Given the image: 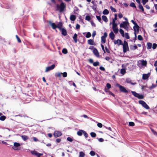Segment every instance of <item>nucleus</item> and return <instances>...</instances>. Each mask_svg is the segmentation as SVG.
<instances>
[{
	"mask_svg": "<svg viewBox=\"0 0 157 157\" xmlns=\"http://www.w3.org/2000/svg\"><path fill=\"white\" fill-rule=\"evenodd\" d=\"M125 82H126L130 83L131 84L133 85H134L136 84V83L132 82H131V80L130 78H127L126 79Z\"/></svg>",
	"mask_w": 157,
	"mask_h": 157,
	"instance_id": "nucleus-17",
	"label": "nucleus"
},
{
	"mask_svg": "<svg viewBox=\"0 0 157 157\" xmlns=\"http://www.w3.org/2000/svg\"><path fill=\"white\" fill-rule=\"evenodd\" d=\"M48 23L53 29H55L56 28H57V25L55 23H52L51 21H49Z\"/></svg>",
	"mask_w": 157,
	"mask_h": 157,
	"instance_id": "nucleus-14",
	"label": "nucleus"
},
{
	"mask_svg": "<svg viewBox=\"0 0 157 157\" xmlns=\"http://www.w3.org/2000/svg\"><path fill=\"white\" fill-rule=\"evenodd\" d=\"M152 47V44L151 43H147V48L148 49H151Z\"/></svg>",
	"mask_w": 157,
	"mask_h": 157,
	"instance_id": "nucleus-27",
	"label": "nucleus"
},
{
	"mask_svg": "<svg viewBox=\"0 0 157 157\" xmlns=\"http://www.w3.org/2000/svg\"><path fill=\"white\" fill-rule=\"evenodd\" d=\"M119 32L121 34L122 36L123 37H124V31H123V30L122 29H121L119 30Z\"/></svg>",
	"mask_w": 157,
	"mask_h": 157,
	"instance_id": "nucleus-29",
	"label": "nucleus"
},
{
	"mask_svg": "<svg viewBox=\"0 0 157 157\" xmlns=\"http://www.w3.org/2000/svg\"><path fill=\"white\" fill-rule=\"evenodd\" d=\"M118 17L120 18H121L123 17V15L121 13L118 14Z\"/></svg>",
	"mask_w": 157,
	"mask_h": 157,
	"instance_id": "nucleus-64",
	"label": "nucleus"
},
{
	"mask_svg": "<svg viewBox=\"0 0 157 157\" xmlns=\"http://www.w3.org/2000/svg\"><path fill=\"white\" fill-rule=\"evenodd\" d=\"M139 28L140 27L138 26L137 23L134 26H133L134 30L135 32H136V31H138Z\"/></svg>",
	"mask_w": 157,
	"mask_h": 157,
	"instance_id": "nucleus-15",
	"label": "nucleus"
},
{
	"mask_svg": "<svg viewBox=\"0 0 157 157\" xmlns=\"http://www.w3.org/2000/svg\"><path fill=\"white\" fill-rule=\"evenodd\" d=\"M55 67V65L54 64H52L51 66L47 67L45 70V71L48 72L51 70H52Z\"/></svg>",
	"mask_w": 157,
	"mask_h": 157,
	"instance_id": "nucleus-11",
	"label": "nucleus"
},
{
	"mask_svg": "<svg viewBox=\"0 0 157 157\" xmlns=\"http://www.w3.org/2000/svg\"><path fill=\"white\" fill-rule=\"evenodd\" d=\"M96 17L98 21L101 23L102 22V21L101 20V17L100 16H96Z\"/></svg>",
	"mask_w": 157,
	"mask_h": 157,
	"instance_id": "nucleus-40",
	"label": "nucleus"
},
{
	"mask_svg": "<svg viewBox=\"0 0 157 157\" xmlns=\"http://www.w3.org/2000/svg\"><path fill=\"white\" fill-rule=\"evenodd\" d=\"M31 153L32 155L36 156L37 157H40L41 156L43 155L42 154L39 153L35 150L31 151Z\"/></svg>",
	"mask_w": 157,
	"mask_h": 157,
	"instance_id": "nucleus-8",
	"label": "nucleus"
},
{
	"mask_svg": "<svg viewBox=\"0 0 157 157\" xmlns=\"http://www.w3.org/2000/svg\"><path fill=\"white\" fill-rule=\"evenodd\" d=\"M91 8L94 10H96V5H93L91 6Z\"/></svg>",
	"mask_w": 157,
	"mask_h": 157,
	"instance_id": "nucleus-60",
	"label": "nucleus"
},
{
	"mask_svg": "<svg viewBox=\"0 0 157 157\" xmlns=\"http://www.w3.org/2000/svg\"><path fill=\"white\" fill-rule=\"evenodd\" d=\"M102 20L105 22H106L108 21V19L106 16L103 15L102 16Z\"/></svg>",
	"mask_w": 157,
	"mask_h": 157,
	"instance_id": "nucleus-25",
	"label": "nucleus"
},
{
	"mask_svg": "<svg viewBox=\"0 0 157 157\" xmlns=\"http://www.w3.org/2000/svg\"><path fill=\"white\" fill-rule=\"evenodd\" d=\"M67 139V140L70 142H72L73 141L72 138L70 137H68Z\"/></svg>",
	"mask_w": 157,
	"mask_h": 157,
	"instance_id": "nucleus-52",
	"label": "nucleus"
},
{
	"mask_svg": "<svg viewBox=\"0 0 157 157\" xmlns=\"http://www.w3.org/2000/svg\"><path fill=\"white\" fill-rule=\"evenodd\" d=\"M138 39L140 40H143V38L140 35H139L138 36Z\"/></svg>",
	"mask_w": 157,
	"mask_h": 157,
	"instance_id": "nucleus-49",
	"label": "nucleus"
},
{
	"mask_svg": "<svg viewBox=\"0 0 157 157\" xmlns=\"http://www.w3.org/2000/svg\"><path fill=\"white\" fill-rule=\"evenodd\" d=\"M91 136L92 137H95L96 136V134L94 132H91L90 133Z\"/></svg>",
	"mask_w": 157,
	"mask_h": 157,
	"instance_id": "nucleus-42",
	"label": "nucleus"
},
{
	"mask_svg": "<svg viewBox=\"0 0 157 157\" xmlns=\"http://www.w3.org/2000/svg\"><path fill=\"white\" fill-rule=\"evenodd\" d=\"M21 137L22 139L24 141H26L28 139V137L27 136L25 135H22L21 136Z\"/></svg>",
	"mask_w": 157,
	"mask_h": 157,
	"instance_id": "nucleus-26",
	"label": "nucleus"
},
{
	"mask_svg": "<svg viewBox=\"0 0 157 157\" xmlns=\"http://www.w3.org/2000/svg\"><path fill=\"white\" fill-rule=\"evenodd\" d=\"M62 74L63 77H66L67 76V73L66 72H64Z\"/></svg>",
	"mask_w": 157,
	"mask_h": 157,
	"instance_id": "nucleus-59",
	"label": "nucleus"
},
{
	"mask_svg": "<svg viewBox=\"0 0 157 157\" xmlns=\"http://www.w3.org/2000/svg\"><path fill=\"white\" fill-rule=\"evenodd\" d=\"M93 53L94 55H95L97 56H99V53L97 50V49L96 48H94L93 50Z\"/></svg>",
	"mask_w": 157,
	"mask_h": 157,
	"instance_id": "nucleus-18",
	"label": "nucleus"
},
{
	"mask_svg": "<svg viewBox=\"0 0 157 157\" xmlns=\"http://www.w3.org/2000/svg\"><path fill=\"white\" fill-rule=\"evenodd\" d=\"M139 4V8L143 12H144V10L143 6L140 4V1H136Z\"/></svg>",
	"mask_w": 157,
	"mask_h": 157,
	"instance_id": "nucleus-13",
	"label": "nucleus"
},
{
	"mask_svg": "<svg viewBox=\"0 0 157 157\" xmlns=\"http://www.w3.org/2000/svg\"><path fill=\"white\" fill-rule=\"evenodd\" d=\"M67 52V50L66 48H64L62 50V52L64 54H66Z\"/></svg>",
	"mask_w": 157,
	"mask_h": 157,
	"instance_id": "nucleus-33",
	"label": "nucleus"
},
{
	"mask_svg": "<svg viewBox=\"0 0 157 157\" xmlns=\"http://www.w3.org/2000/svg\"><path fill=\"white\" fill-rule=\"evenodd\" d=\"M99 63L98 61H96L95 62H94L93 63V65L94 66L96 67L98 65H99Z\"/></svg>",
	"mask_w": 157,
	"mask_h": 157,
	"instance_id": "nucleus-39",
	"label": "nucleus"
},
{
	"mask_svg": "<svg viewBox=\"0 0 157 157\" xmlns=\"http://www.w3.org/2000/svg\"><path fill=\"white\" fill-rule=\"evenodd\" d=\"M113 31L115 34H117L118 32V29L117 28H113L112 29Z\"/></svg>",
	"mask_w": 157,
	"mask_h": 157,
	"instance_id": "nucleus-38",
	"label": "nucleus"
},
{
	"mask_svg": "<svg viewBox=\"0 0 157 157\" xmlns=\"http://www.w3.org/2000/svg\"><path fill=\"white\" fill-rule=\"evenodd\" d=\"M130 6L132 7H135V8H136L135 3L133 2H132L131 3H130Z\"/></svg>",
	"mask_w": 157,
	"mask_h": 157,
	"instance_id": "nucleus-55",
	"label": "nucleus"
},
{
	"mask_svg": "<svg viewBox=\"0 0 157 157\" xmlns=\"http://www.w3.org/2000/svg\"><path fill=\"white\" fill-rule=\"evenodd\" d=\"M112 29L116 28L117 27V24L115 23V22H112Z\"/></svg>",
	"mask_w": 157,
	"mask_h": 157,
	"instance_id": "nucleus-35",
	"label": "nucleus"
},
{
	"mask_svg": "<svg viewBox=\"0 0 157 157\" xmlns=\"http://www.w3.org/2000/svg\"><path fill=\"white\" fill-rule=\"evenodd\" d=\"M103 36L101 37V43L102 44H104L106 42V39Z\"/></svg>",
	"mask_w": 157,
	"mask_h": 157,
	"instance_id": "nucleus-28",
	"label": "nucleus"
},
{
	"mask_svg": "<svg viewBox=\"0 0 157 157\" xmlns=\"http://www.w3.org/2000/svg\"><path fill=\"white\" fill-rule=\"evenodd\" d=\"M78 35L76 33H75L73 36V40L75 43H77V38Z\"/></svg>",
	"mask_w": 157,
	"mask_h": 157,
	"instance_id": "nucleus-20",
	"label": "nucleus"
},
{
	"mask_svg": "<svg viewBox=\"0 0 157 157\" xmlns=\"http://www.w3.org/2000/svg\"><path fill=\"white\" fill-rule=\"evenodd\" d=\"M110 9L113 12H117V10H116V9L115 8H113L112 6H110Z\"/></svg>",
	"mask_w": 157,
	"mask_h": 157,
	"instance_id": "nucleus-43",
	"label": "nucleus"
},
{
	"mask_svg": "<svg viewBox=\"0 0 157 157\" xmlns=\"http://www.w3.org/2000/svg\"><path fill=\"white\" fill-rule=\"evenodd\" d=\"M62 25L63 24L61 22H59L58 25H57V28H58L59 30H61L63 28H62Z\"/></svg>",
	"mask_w": 157,
	"mask_h": 157,
	"instance_id": "nucleus-21",
	"label": "nucleus"
},
{
	"mask_svg": "<svg viewBox=\"0 0 157 157\" xmlns=\"http://www.w3.org/2000/svg\"><path fill=\"white\" fill-rule=\"evenodd\" d=\"M99 69L101 71H105V68L104 67H102V66H101L100 67H99Z\"/></svg>",
	"mask_w": 157,
	"mask_h": 157,
	"instance_id": "nucleus-62",
	"label": "nucleus"
},
{
	"mask_svg": "<svg viewBox=\"0 0 157 157\" xmlns=\"http://www.w3.org/2000/svg\"><path fill=\"white\" fill-rule=\"evenodd\" d=\"M85 19L86 20L90 21L91 19V17L89 16H86V17Z\"/></svg>",
	"mask_w": 157,
	"mask_h": 157,
	"instance_id": "nucleus-51",
	"label": "nucleus"
},
{
	"mask_svg": "<svg viewBox=\"0 0 157 157\" xmlns=\"http://www.w3.org/2000/svg\"><path fill=\"white\" fill-rule=\"evenodd\" d=\"M130 49L131 50H134L137 49L138 48L136 45H130Z\"/></svg>",
	"mask_w": 157,
	"mask_h": 157,
	"instance_id": "nucleus-22",
	"label": "nucleus"
},
{
	"mask_svg": "<svg viewBox=\"0 0 157 157\" xmlns=\"http://www.w3.org/2000/svg\"><path fill=\"white\" fill-rule=\"evenodd\" d=\"M114 18L113 19L112 22H115V21L117 20V14H114Z\"/></svg>",
	"mask_w": 157,
	"mask_h": 157,
	"instance_id": "nucleus-46",
	"label": "nucleus"
},
{
	"mask_svg": "<svg viewBox=\"0 0 157 157\" xmlns=\"http://www.w3.org/2000/svg\"><path fill=\"white\" fill-rule=\"evenodd\" d=\"M150 75V73H148L147 74H144L142 75V79L144 80L148 79Z\"/></svg>",
	"mask_w": 157,
	"mask_h": 157,
	"instance_id": "nucleus-10",
	"label": "nucleus"
},
{
	"mask_svg": "<svg viewBox=\"0 0 157 157\" xmlns=\"http://www.w3.org/2000/svg\"><path fill=\"white\" fill-rule=\"evenodd\" d=\"M141 64L142 66H146L147 64V62L146 60H143L141 61Z\"/></svg>",
	"mask_w": 157,
	"mask_h": 157,
	"instance_id": "nucleus-30",
	"label": "nucleus"
},
{
	"mask_svg": "<svg viewBox=\"0 0 157 157\" xmlns=\"http://www.w3.org/2000/svg\"><path fill=\"white\" fill-rule=\"evenodd\" d=\"M76 19V17L74 15H71L70 16V19L72 21H75Z\"/></svg>",
	"mask_w": 157,
	"mask_h": 157,
	"instance_id": "nucleus-24",
	"label": "nucleus"
},
{
	"mask_svg": "<svg viewBox=\"0 0 157 157\" xmlns=\"http://www.w3.org/2000/svg\"><path fill=\"white\" fill-rule=\"evenodd\" d=\"M122 45H123V52L124 53L126 52L127 51H129L128 44L126 41L124 40V43Z\"/></svg>",
	"mask_w": 157,
	"mask_h": 157,
	"instance_id": "nucleus-2",
	"label": "nucleus"
},
{
	"mask_svg": "<svg viewBox=\"0 0 157 157\" xmlns=\"http://www.w3.org/2000/svg\"><path fill=\"white\" fill-rule=\"evenodd\" d=\"M91 36V34L90 32H88L86 34V37L87 38H88L90 37Z\"/></svg>",
	"mask_w": 157,
	"mask_h": 157,
	"instance_id": "nucleus-45",
	"label": "nucleus"
},
{
	"mask_svg": "<svg viewBox=\"0 0 157 157\" xmlns=\"http://www.w3.org/2000/svg\"><path fill=\"white\" fill-rule=\"evenodd\" d=\"M144 96L143 95L140 94H139L137 98H138L139 99H143L144 98Z\"/></svg>",
	"mask_w": 157,
	"mask_h": 157,
	"instance_id": "nucleus-32",
	"label": "nucleus"
},
{
	"mask_svg": "<svg viewBox=\"0 0 157 157\" xmlns=\"http://www.w3.org/2000/svg\"><path fill=\"white\" fill-rule=\"evenodd\" d=\"M66 8V5L63 2H61L60 4H57L56 10L59 13L63 12Z\"/></svg>",
	"mask_w": 157,
	"mask_h": 157,
	"instance_id": "nucleus-1",
	"label": "nucleus"
},
{
	"mask_svg": "<svg viewBox=\"0 0 157 157\" xmlns=\"http://www.w3.org/2000/svg\"><path fill=\"white\" fill-rule=\"evenodd\" d=\"M121 73L124 75L126 73L125 70L124 68H122L121 70Z\"/></svg>",
	"mask_w": 157,
	"mask_h": 157,
	"instance_id": "nucleus-36",
	"label": "nucleus"
},
{
	"mask_svg": "<svg viewBox=\"0 0 157 157\" xmlns=\"http://www.w3.org/2000/svg\"><path fill=\"white\" fill-rule=\"evenodd\" d=\"M83 134H84V136L86 138H87L88 137V134L86 131H84V132H83Z\"/></svg>",
	"mask_w": 157,
	"mask_h": 157,
	"instance_id": "nucleus-54",
	"label": "nucleus"
},
{
	"mask_svg": "<svg viewBox=\"0 0 157 157\" xmlns=\"http://www.w3.org/2000/svg\"><path fill=\"white\" fill-rule=\"evenodd\" d=\"M132 94L136 97H137L138 95V93H137L136 92L132 91Z\"/></svg>",
	"mask_w": 157,
	"mask_h": 157,
	"instance_id": "nucleus-37",
	"label": "nucleus"
},
{
	"mask_svg": "<svg viewBox=\"0 0 157 157\" xmlns=\"http://www.w3.org/2000/svg\"><path fill=\"white\" fill-rule=\"evenodd\" d=\"M13 146L12 147V148L14 150H17L19 149L18 147L20 146L21 145L18 143L14 142L13 144Z\"/></svg>",
	"mask_w": 157,
	"mask_h": 157,
	"instance_id": "nucleus-5",
	"label": "nucleus"
},
{
	"mask_svg": "<svg viewBox=\"0 0 157 157\" xmlns=\"http://www.w3.org/2000/svg\"><path fill=\"white\" fill-rule=\"evenodd\" d=\"M109 36L112 40H114L115 37V35L113 32H111L109 34Z\"/></svg>",
	"mask_w": 157,
	"mask_h": 157,
	"instance_id": "nucleus-19",
	"label": "nucleus"
},
{
	"mask_svg": "<svg viewBox=\"0 0 157 157\" xmlns=\"http://www.w3.org/2000/svg\"><path fill=\"white\" fill-rule=\"evenodd\" d=\"M128 24V21H123L120 24V26L121 28L126 29Z\"/></svg>",
	"mask_w": 157,
	"mask_h": 157,
	"instance_id": "nucleus-7",
	"label": "nucleus"
},
{
	"mask_svg": "<svg viewBox=\"0 0 157 157\" xmlns=\"http://www.w3.org/2000/svg\"><path fill=\"white\" fill-rule=\"evenodd\" d=\"M85 155V153L81 151L79 152V157H84Z\"/></svg>",
	"mask_w": 157,
	"mask_h": 157,
	"instance_id": "nucleus-34",
	"label": "nucleus"
},
{
	"mask_svg": "<svg viewBox=\"0 0 157 157\" xmlns=\"http://www.w3.org/2000/svg\"><path fill=\"white\" fill-rule=\"evenodd\" d=\"M90 154L92 156H94L95 155L96 153L94 151H91L90 152Z\"/></svg>",
	"mask_w": 157,
	"mask_h": 157,
	"instance_id": "nucleus-47",
	"label": "nucleus"
},
{
	"mask_svg": "<svg viewBox=\"0 0 157 157\" xmlns=\"http://www.w3.org/2000/svg\"><path fill=\"white\" fill-rule=\"evenodd\" d=\"M84 132V130H80L77 132V134L79 136H81L83 134Z\"/></svg>",
	"mask_w": 157,
	"mask_h": 157,
	"instance_id": "nucleus-23",
	"label": "nucleus"
},
{
	"mask_svg": "<svg viewBox=\"0 0 157 157\" xmlns=\"http://www.w3.org/2000/svg\"><path fill=\"white\" fill-rule=\"evenodd\" d=\"M157 45L156 44L154 43L153 44L152 48L154 49L156 48L157 47Z\"/></svg>",
	"mask_w": 157,
	"mask_h": 157,
	"instance_id": "nucleus-57",
	"label": "nucleus"
},
{
	"mask_svg": "<svg viewBox=\"0 0 157 157\" xmlns=\"http://www.w3.org/2000/svg\"><path fill=\"white\" fill-rule=\"evenodd\" d=\"M125 37L127 39H129L130 38L129 36L128 33H125Z\"/></svg>",
	"mask_w": 157,
	"mask_h": 157,
	"instance_id": "nucleus-50",
	"label": "nucleus"
},
{
	"mask_svg": "<svg viewBox=\"0 0 157 157\" xmlns=\"http://www.w3.org/2000/svg\"><path fill=\"white\" fill-rule=\"evenodd\" d=\"M6 117L5 116L3 115L0 117V120L2 121H3L6 119Z\"/></svg>",
	"mask_w": 157,
	"mask_h": 157,
	"instance_id": "nucleus-41",
	"label": "nucleus"
},
{
	"mask_svg": "<svg viewBox=\"0 0 157 157\" xmlns=\"http://www.w3.org/2000/svg\"><path fill=\"white\" fill-rule=\"evenodd\" d=\"M106 86L108 89H109L111 87V85L109 83H107Z\"/></svg>",
	"mask_w": 157,
	"mask_h": 157,
	"instance_id": "nucleus-56",
	"label": "nucleus"
},
{
	"mask_svg": "<svg viewBox=\"0 0 157 157\" xmlns=\"http://www.w3.org/2000/svg\"><path fill=\"white\" fill-rule=\"evenodd\" d=\"M103 14L104 15L108 14L109 13V11L107 9H105L103 12Z\"/></svg>",
	"mask_w": 157,
	"mask_h": 157,
	"instance_id": "nucleus-31",
	"label": "nucleus"
},
{
	"mask_svg": "<svg viewBox=\"0 0 157 157\" xmlns=\"http://www.w3.org/2000/svg\"><path fill=\"white\" fill-rule=\"evenodd\" d=\"M139 103L142 106L146 109H150L148 105L144 101L140 100L139 101Z\"/></svg>",
	"mask_w": 157,
	"mask_h": 157,
	"instance_id": "nucleus-4",
	"label": "nucleus"
},
{
	"mask_svg": "<svg viewBox=\"0 0 157 157\" xmlns=\"http://www.w3.org/2000/svg\"><path fill=\"white\" fill-rule=\"evenodd\" d=\"M87 43L90 45H95L96 44L93 40L89 39L87 40Z\"/></svg>",
	"mask_w": 157,
	"mask_h": 157,
	"instance_id": "nucleus-12",
	"label": "nucleus"
},
{
	"mask_svg": "<svg viewBox=\"0 0 157 157\" xmlns=\"http://www.w3.org/2000/svg\"><path fill=\"white\" fill-rule=\"evenodd\" d=\"M62 132L58 131H55L53 133V136L55 138L61 136L62 135Z\"/></svg>",
	"mask_w": 157,
	"mask_h": 157,
	"instance_id": "nucleus-6",
	"label": "nucleus"
},
{
	"mask_svg": "<svg viewBox=\"0 0 157 157\" xmlns=\"http://www.w3.org/2000/svg\"><path fill=\"white\" fill-rule=\"evenodd\" d=\"M61 141V139H60L58 138L56 140V142L57 143H59Z\"/></svg>",
	"mask_w": 157,
	"mask_h": 157,
	"instance_id": "nucleus-63",
	"label": "nucleus"
},
{
	"mask_svg": "<svg viewBox=\"0 0 157 157\" xmlns=\"http://www.w3.org/2000/svg\"><path fill=\"white\" fill-rule=\"evenodd\" d=\"M62 34L64 36H66L67 35V32L66 30L64 28H62L61 30Z\"/></svg>",
	"mask_w": 157,
	"mask_h": 157,
	"instance_id": "nucleus-16",
	"label": "nucleus"
},
{
	"mask_svg": "<svg viewBox=\"0 0 157 157\" xmlns=\"http://www.w3.org/2000/svg\"><path fill=\"white\" fill-rule=\"evenodd\" d=\"M114 43L115 44H117L118 46L123 44V43L121 40L118 39L117 40H115L114 41Z\"/></svg>",
	"mask_w": 157,
	"mask_h": 157,
	"instance_id": "nucleus-9",
	"label": "nucleus"
},
{
	"mask_svg": "<svg viewBox=\"0 0 157 157\" xmlns=\"http://www.w3.org/2000/svg\"><path fill=\"white\" fill-rule=\"evenodd\" d=\"M116 86L119 88V90L121 92L124 93H128V91L124 86H123L118 83L116 84Z\"/></svg>",
	"mask_w": 157,
	"mask_h": 157,
	"instance_id": "nucleus-3",
	"label": "nucleus"
},
{
	"mask_svg": "<svg viewBox=\"0 0 157 157\" xmlns=\"http://www.w3.org/2000/svg\"><path fill=\"white\" fill-rule=\"evenodd\" d=\"M6 42L4 38H0V43L3 44L4 43Z\"/></svg>",
	"mask_w": 157,
	"mask_h": 157,
	"instance_id": "nucleus-44",
	"label": "nucleus"
},
{
	"mask_svg": "<svg viewBox=\"0 0 157 157\" xmlns=\"http://www.w3.org/2000/svg\"><path fill=\"white\" fill-rule=\"evenodd\" d=\"M151 131L153 133V134L155 135L156 134H157V132H156L152 128H151Z\"/></svg>",
	"mask_w": 157,
	"mask_h": 157,
	"instance_id": "nucleus-61",
	"label": "nucleus"
},
{
	"mask_svg": "<svg viewBox=\"0 0 157 157\" xmlns=\"http://www.w3.org/2000/svg\"><path fill=\"white\" fill-rule=\"evenodd\" d=\"M129 124L130 126H133L135 125V123L133 122H130L129 123Z\"/></svg>",
	"mask_w": 157,
	"mask_h": 157,
	"instance_id": "nucleus-53",
	"label": "nucleus"
},
{
	"mask_svg": "<svg viewBox=\"0 0 157 157\" xmlns=\"http://www.w3.org/2000/svg\"><path fill=\"white\" fill-rule=\"evenodd\" d=\"M16 37L17 39V40L18 42L19 43H21V39H20V38L19 37V36L17 35H16Z\"/></svg>",
	"mask_w": 157,
	"mask_h": 157,
	"instance_id": "nucleus-48",
	"label": "nucleus"
},
{
	"mask_svg": "<svg viewBox=\"0 0 157 157\" xmlns=\"http://www.w3.org/2000/svg\"><path fill=\"white\" fill-rule=\"evenodd\" d=\"M97 125L99 128H102V124L100 123H98L97 124Z\"/></svg>",
	"mask_w": 157,
	"mask_h": 157,
	"instance_id": "nucleus-58",
	"label": "nucleus"
}]
</instances>
